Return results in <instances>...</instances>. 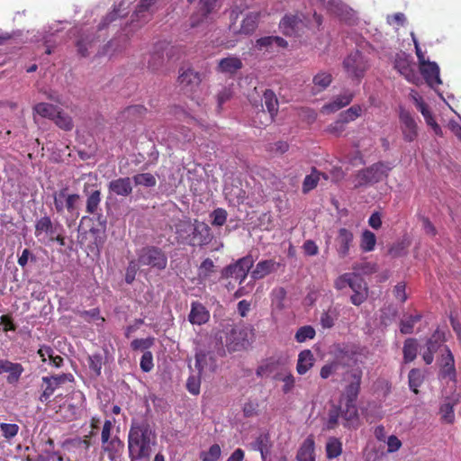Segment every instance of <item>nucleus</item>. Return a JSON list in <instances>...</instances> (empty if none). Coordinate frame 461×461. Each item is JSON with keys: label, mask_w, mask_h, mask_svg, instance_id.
Wrapping results in <instances>:
<instances>
[{"label": "nucleus", "mask_w": 461, "mask_h": 461, "mask_svg": "<svg viewBox=\"0 0 461 461\" xmlns=\"http://www.w3.org/2000/svg\"><path fill=\"white\" fill-rule=\"evenodd\" d=\"M157 445V434L147 420L133 419L128 433L130 461H149Z\"/></svg>", "instance_id": "obj_1"}, {"label": "nucleus", "mask_w": 461, "mask_h": 461, "mask_svg": "<svg viewBox=\"0 0 461 461\" xmlns=\"http://www.w3.org/2000/svg\"><path fill=\"white\" fill-rule=\"evenodd\" d=\"M175 233L178 242L190 246H203L212 240L210 227L199 221L178 220L175 224Z\"/></svg>", "instance_id": "obj_2"}, {"label": "nucleus", "mask_w": 461, "mask_h": 461, "mask_svg": "<svg viewBox=\"0 0 461 461\" xmlns=\"http://www.w3.org/2000/svg\"><path fill=\"white\" fill-rule=\"evenodd\" d=\"M61 230L62 226L58 222H53L50 216H42L35 221L34 235L37 240L43 245L49 246L55 241L64 245Z\"/></svg>", "instance_id": "obj_3"}, {"label": "nucleus", "mask_w": 461, "mask_h": 461, "mask_svg": "<svg viewBox=\"0 0 461 461\" xmlns=\"http://www.w3.org/2000/svg\"><path fill=\"white\" fill-rule=\"evenodd\" d=\"M52 196L54 209L57 213L63 214L67 212L72 219L78 218L80 201L79 194H70L68 189L65 187L54 192Z\"/></svg>", "instance_id": "obj_4"}, {"label": "nucleus", "mask_w": 461, "mask_h": 461, "mask_svg": "<svg viewBox=\"0 0 461 461\" xmlns=\"http://www.w3.org/2000/svg\"><path fill=\"white\" fill-rule=\"evenodd\" d=\"M392 168L393 167L390 164L384 162L373 164L357 174L355 177V186L378 183L388 176Z\"/></svg>", "instance_id": "obj_5"}, {"label": "nucleus", "mask_w": 461, "mask_h": 461, "mask_svg": "<svg viewBox=\"0 0 461 461\" xmlns=\"http://www.w3.org/2000/svg\"><path fill=\"white\" fill-rule=\"evenodd\" d=\"M321 24V17L314 12L312 21L307 20L303 14L286 15L280 23V28L285 35H296L303 28L307 26H319Z\"/></svg>", "instance_id": "obj_6"}, {"label": "nucleus", "mask_w": 461, "mask_h": 461, "mask_svg": "<svg viewBox=\"0 0 461 461\" xmlns=\"http://www.w3.org/2000/svg\"><path fill=\"white\" fill-rule=\"evenodd\" d=\"M342 65L348 77L357 80H360L368 68L367 59L358 50L348 54L344 59Z\"/></svg>", "instance_id": "obj_7"}, {"label": "nucleus", "mask_w": 461, "mask_h": 461, "mask_svg": "<svg viewBox=\"0 0 461 461\" xmlns=\"http://www.w3.org/2000/svg\"><path fill=\"white\" fill-rule=\"evenodd\" d=\"M254 260L251 256H246L235 263L230 264L224 267L221 271L223 278L232 277L239 281L240 285L246 279L249 270L253 267Z\"/></svg>", "instance_id": "obj_8"}, {"label": "nucleus", "mask_w": 461, "mask_h": 461, "mask_svg": "<svg viewBox=\"0 0 461 461\" xmlns=\"http://www.w3.org/2000/svg\"><path fill=\"white\" fill-rule=\"evenodd\" d=\"M138 261L140 265L149 266L158 270L165 269L167 264L164 252L155 247L142 249L139 253Z\"/></svg>", "instance_id": "obj_9"}, {"label": "nucleus", "mask_w": 461, "mask_h": 461, "mask_svg": "<svg viewBox=\"0 0 461 461\" xmlns=\"http://www.w3.org/2000/svg\"><path fill=\"white\" fill-rule=\"evenodd\" d=\"M248 447L250 450L258 451L261 460L279 456V453L273 452V442L270 435L267 432L259 433L255 437V438L248 444Z\"/></svg>", "instance_id": "obj_10"}, {"label": "nucleus", "mask_w": 461, "mask_h": 461, "mask_svg": "<svg viewBox=\"0 0 461 461\" xmlns=\"http://www.w3.org/2000/svg\"><path fill=\"white\" fill-rule=\"evenodd\" d=\"M444 353L440 358V372L439 377L446 383H451L450 389L455 385L456 383V369L454 357L451 351L445 347L443 349Z\"/></svg>", "instance_id": "obj_11"}, {"label": "nucleus", "mask_w": 461, "mask_h": 461, "mask_svg": "<svg viewBox=\"0 0 461 461\" xmlns=\"http://www.w3.org/2000/svg\"><path fill=\"white\" fill-rule=\"evenodd\" d=\"M73 379L74 377L71 374H62L50 377H42V381L46 384V387L44 388L43 393L41 394L40 400L41 402H47L54 393L57 388L67 382H72Z\"/></svg>", "instance_id": "obj_12"}, {"label": "nucleus", "mask_w": 461, "mask_h": 461, "mask_svg": "<svg viewBox=\"0 0 461 461\" xmlns=\"http://www.w3.org/2000/svg\"><path fill=\"white\" fill-rule=\"evenodd\" d=\"M394 68L402 75L409 82L417 84L420 80L414 71L410 56L404 52L397 53L394 59Z\"/></svg>", "instance_id": "obj_13"}, {"label": "nucleus", "mask_w": 461, "mask_h": 461, "mask_svg": "<svg viewBox=\"0 0 461 461\" xmlns=\"http://www.w3.org/2000/svg\"><path fill=\"white\" fill-rule=\"evenodd\" d=\"M461 393L456 390L446 395L439 408L440 419L443 422L451 424L455 420L454 406L460 402Z\"/></svg>", "instance_id": "obj_14"}, {"label": "nucleus", "mask_w": 461, "mask_h": 461, "mask_svg": "<svg viewBox=\"0 0 461 461\" xmlns=\"http://www.w3.org/2000/svg\"><path fill=\"white\" fill-rule=\"evenodd\" d=\"M336 250L340 258H344L349 254L350 249L353 247L354 235L353 232L346 228H340L338 230L335 239Z\"/></svg>", "instance_id": "obj_15"}, {"label": "nucleus", "mask_w": 461, "mask_h": 461, "mask_svg": "<svg viewBox=\"0 0 461 461\" xmlns=\"http://www.w3.org/2000/svg\"><path fill=\"white\" fill-rule=\"evenodd\" d=\"M399 118L404 140L409 142L413 141L418 136L417 123L415 120L411 113L404 109H401Z\"/></svg>", "instance_id": "obj_16"}, {"label": "nucleus", "mask_w": 461, "mask_h": 461, "mask_svg": "<svg viewBox=\"0 0 461 461\" xmlns=\"http://www.w3.org/2000/svg\"><path fill=\"white\" fill-rule=\"evenodd\" d=\"M178 83L187 92L194 89L201 83L200 74L191 68H181L178 76Z\"/></svg>", "instance_id": "obj_17"}, {"label": "nucleus", "mask_w": 461, "mask_h": 461, "mask_svg": "<svg viewBox=\"0 0 461 461\" xmlns=\"http://www.w3.org/2000/svg\"><path fill=\"white\" fill-rule=\"evenodd\" d=\"M349 384L347 385L343 399L345 402H356L360 390V384L362 378L361 370H353L349 374Z\"/></svg>", "instance_id": "obj_18"}, {"label": "nucleus", "mask_w": 461, "mask_h": 461, "mask_svg": "<svg viewBox=\"0 0 461 461\" xmlns=\"http://www.w3.org/2000/svg\"><path fill=\"white\" fill-rule=\"evenodd\" d=\"M195 367L199 374L212 373L217 368V363L212 353L200 350L195 354Z\"/></svg>", "instance_id": "obj_19"}, {"label": "nucleus", "mask_w": 461, "mask_h": 461, "mask_svg": "<svg viewBox=\"0 0 461 461\" xmlns=\"http://www.w3.org/2000/svg\"><path fill=\"white\" fill-rule=\"evenodd\" d=\"M354 95L350 91H345L343 94L335 96L330 103L324 104L321 112L324 113H335L343 107L348 105L353 100Z\"/></svg>", "instance_id": "obj_20"}, {"label": "nucleus", "mask_w": 461, "mask_h": 461, "mask_svg": "<svg viewBox=\"0 0 461 461\" xmlns=\"http://www.w3.org/2000/svg\"><path fill=\"white\" fill-rule=\"evenodd\" d=\"M420 69L424 79L430 87H435L442 83L439 77V68L436 62H430L429 60L420 67Z\"/></svg>", "instance_id": "obj_21"}, {"label": "nucleus", "mask_w": 461, "mask_h": 461, "mask_svg": "<svg viewBox=\"0 0 461 461\" xmlns=\"http://www.w3.org/2000/svg\"><path fill=\"white\" fill-rule=\"evenodd\" d=\"M217 0H200L198 12L191 17L192 27L198 26L205 21L208 15L214 10Z\"/></svg>", "instance_id": "obj_22"}, {"label": "nucleus", "mask_w": 461, "mask_h": 461, "mask_svg": "<svg viewBox=\"0 0 461 461\" xmlns=\"http://www.w3.org/2000/svg\"><path fill=\"white\" fill-rule=\"evenodd\" d=\"M243 67L241 59L237 56H228L219 60L217 71L226 75H234Z\"/></svg>", "instance_id": "obj_23"}, {"label": "nucleus", "mask_w": 461, "mask_h": 461, "mask_svg": "<svg viewBox=\"0 0 461 461\" xmlns=\"http://www.w3.org/2000/svg\"><path fill=\"white\" fill-rule=\"evenodd\" d=\"M23 372V367L19 363H13L6 359H0V375L7 373L9 384L16 383Z\"/></svg>", "instance_id": "obj_24"}, {"label": "nucleus", "mask_w": 461, "mask_h": 461, "mask_svg": "<svg viewBox=\"0 0 461 461\" xmlns=\"http://www.w3.org/2000/svg\"><path fill=\"white\" fill-rule=\"evenodd\" d=\"M279 267V263L274 259H266L259 261L251 271V278L254 280L262 279L267 275L276 272Z\"/></svg>", "instance_id": "obj_25"}, {"label": "nucleus", "mask_w": 461, "mask_h": 461, "mask_svg": "<svg viewBox=\"0 0 461 461\" xmlns=\"http://www.w3.org/2000/svg\"><path fill=\"white\" fill-rule=\"evenodd\" d=\"M169 45L167 42H159L154 47L153 52L149 55L148 66L152 70L158 69L165 61V52L168 55L167 49Z\"/></svg>", "instance_id": "obj_26"}, {"label": "nucleus", "mask_w": 461, "mask_h": 461, "mask_svg": "<svg viewBox=\"0 0 461 461\" xmlns=\"http://www.w3.org/2000/svg\"><path fill=\"white\" fill-rule=\"evenodd\" d=\"M209 319L210 312L201 303H192L191 311L188 315V320L192 324L202 325L206 323Z\"/></svg>", "instance_id": "obj_27"}, {"label": "nucleus", "mask_w": 461, "mask_h": 461, "mask_svg": "<svg viewBox=\"0 0 461 461\" xmlns=\"http://www.w3.org/2000/svg\"><path fill=\"white\" fill-rule=\"evenodd\" d=\"M109 192L119 196H128L132 192L130 177H119L112 180L108 185Z\"/></svg>", "instance_id": "obj_28"}, {"label": "nucleus", "mask_w": 461, "mask_h": 461, "mask_svg": "<svg viewBox=\"0 0 461 461\" xmlns=\"http://www.w3.org/2000/svg\"><path fill=\"white\" fill-rule=\"evenodd\" d=\"M224 194L230 203L240 204L247 198V192L238 185H226L224 186Z\"/></svg>", "instance_id": "obj_29"}, {"label": "nucleus", "mask_w": 461, "mask_h": 461, "mask_svg": "<svg viewBox=\"0 0 461 461\" xmlns=\"http://www.w3.org/2000/svg\"><path fill=\"white\" fill-rule=\"evenodd\" d=\"M315 357L310 349H304L298 355L296 371L299 375L306 374L314 365Z\"/></svg>", "instance_id": "obj_30"}, {"label": "nucleus", "mask_w": 461, "mask_h": 461, "mask_svg": "<svg viewBox=\"0 0 461 461\" xmlns=\"http://www.w3.org/2000/svg\"><path fill=\"white\" fill-rule=\"evenodd\" d=\"M314 440L312 437L304 439L301 445L296 458L298 461H315Z\"/></svg>", "instance_id": "obj_31"}, {"label": "nucleus", "mask_w": 461, "mask_h": 461, "mask_svg": "<svg viewBox=\"0 0 461 461\" xmlns=\"http://www.w3.org/2000/svg\"><path fill=\"white\" fill-rule=\"evenodd\" d=\"M157 0H140L135 11V17L138 21H147L155 11Z\"/></svg>", "instance_id": "obj_32"}, {"label": "nucleus", "mask_w": 461, "mask_h": 461, "mask_svg": "<svg viewBox=\"0 0 461 461\" xmlns=\"http://www.w3.org/2000/svg\"><path fill=\"white\" fill-rule=\"evenodd\" d=\"M58 111L59 108L53 104L47 103H39L33 107L34 120H36V115H39L41 117L54 121V118L57 115Z\"/></svg>", "instance_id": "obj_33"}, {"label": "nucleus", "mask_w": 461, "mask_h": 461, "mask_svg": "<svg viewBox=\"0 0 461 461\" xmlns=\"http://www.w3.org/2000/svg\"><path fill=\"white\" fill-rule=\"evenodd\" d=\"M341 412L346 423L345 426H354L358 420V411L356 406V402H344V410Z\"/></svg>", "instance_id": "obj_34"}, {"label": "nucleus", "mask_w": 461, "mask_h": 461, "mask_svg": "<svg viewBox=\"0 0 461 461\" xmlns=\"http://www.w3.org/2000/svg\"><path fill=\"white\" fill-rule=\"evenodd\" d=\"M129 1L122 0L118 7H115L112 13H110L99 25V29L104 28L110 23L113 22L117 17H122L128 14Z\"/></svg>", "instance_id": "obj_35"}, {"label": "nucleus", "mask_w": 461, "mask_h": 461, "mask_svg": "<svg viewBox=\"0 0 461 461\" xmlns=\"http://www.w3.org/2000/svg\"><path fill=\"white\" fill-rule=\"evenodd\" d=\"M259 14L256 12L249 13L242 20L239 32L249 34L255 31L258 25Z\"/></svg>", "instance_id": "obj_36"}, {"label": "nucleus", "mask_w": 461, "mask_h": 461, "mask_svg": "<svg viewBox=\"0 0 461 461\" xmlns=\"http://www.w3.org/2000/svg\"><path fill=\"white\" fill-rule=\"evenodd\" d=\"M86 211L88 214H96L101 203V190L95 189L89 194H86Z\"/></svg>", "instance_id": "obj_37"}, {"label": "nucleus", "mask_w": 461, "mask_h": 461, "mask_svg": "<svg viewBox=\"0 0 461 461\" xmlns=\"http://www.w3.org/2000/svg\"><path fill=\"white\" fill-rule=\"evenodd\" d=\"M80 180L84 181L82 192L85 195L95 192V189H100V182L95 173L84 174Z\"/></svg>", "instance_id": "obj_38"}, {"label": "nucleus", "mask_w": 461, "mask_h": 461, "mask_svg": "<svg viewBox=\"0 0 461 461\" xmlns=\"http://www.w3.org/2000/svg\"><path fill=\"white\" fill-rule=\"evenodd\" d=\"M263 100L269 113L270 120L272 121L278 111V101L276 95L272 90L267 89L264 92Z\"/></svg>", "instance_id": "obj_39"}, {"label": "nucleus", "mask_w": 461, "mask_h": 461, "mask_svg": "<svg viewBox=\"0 0 461 461\" xmlns=\"http://www.w3.org/2000/svg\"><path fill=\"white\" fill-rule=\"evenodd\" d=\"M376 244V237L375 233L369 230H365L360 237V249L364 252H371L375 249Z\"/></svg>", "instance_id": "obj_40"}, {"label": "nucleus", "mask_w": 461, "mask_h": 461, "mask_svg": "<svg viewBox=\"0 0 461 461\" xmlns=\"http://www.w3.org/2000/svg\"><path fill=\"white\" fill-rule=\"evenodd\" d=\"M325 448L327 457L329 459H333L341 455L342 443L339 438L331 437L329 438Z\"/></svg>", "instance_id": "obj_41"}, {"label": "nucleus", "mask_w": 461, "mask_h": 461, "mask_svg": "<svg viewBox=\"0 0 461 461\" xmlns=\"http://www.w3.org/2000/svg\"><path fill=\"white\" fill-rule=\"evenodd\" d=\"M241 332L238 330L231 328L229 332H227L225 344L229 351H236L242 346V343L240 339Z\"/></svg>", "instance_id": "obj_42"}, {"label": "nucleus", "mask_w": 461, "mask_h": 461, "mask_svg": "<svg viewBox=\"0 0 461 461\" xmlns=\"http://www.w3.org/2000/svg\"><path fill=\"white\" fill-rule=\"evenodd\" d=\"M331 81V74L325 71L319 72L314 76L312 79L313 85L318 91H322L326 89L330 85Z\"/></svg>", "instance_id": "obj_43"}, {"label": "nucleus", "mask_w": 461, "mask_h": 461, "mask_svg": "<svg viewBox=\"0 0 461 461\" xmlns=\"http://www.w3.org/2000/svg\"><path fill=\"white\" fill-rule=\"evenodd\" d=\"M362 111V106L355 104L349 107L348 110L340 113L339 117L347 124L357 119L361 115Z\"/></svg>", "instance_id": "obj_44"}, {"label": "nucleus", "mask_w": 461, "mask_h": 461, "mask_svg": "<svg viewBox=\"0 0 461 461\" xmlns=\"http://www.w3.org/2000/svg\"><path fill=\"white\" fill-rule=\"evenodd\" d=\"M321 176H322L325 179L328 178V176L325 174H321L316 170H313L310 175L306 176L303 185V192L307 193L315 188L318 181L320 180Z\"/></svg>", "instance_id": "obj_45"}, {"label": "nucleus", "mask_w": 461, "mask_h": 461, "mask_svg": "<svg viewBox=\"0 0 461 461\" xmlns=\"http://www.w3.org/2000/svg\"><path fill=\"white\" fill-rule=\"evenodd\" d=\"M417 356V342L413 339H408L403 346V357L405 362H411Z\"/></svg>", "instance_id": "obj_46"}, {"label": "nucleus", "mask_w": 461, "mask_h": 461, "mask_svg": "<svg viewBox=\"0 0 461 461\" xmlns=\"http://www.w3.org/2000/svg\"><path fill=\"white\" fill-rule=\"evenodd\" d=\"M214 271H215V266H214L212 260L210 258H206L203 261V263L201 264V266L199 267V270H198L199 278L202 279L203 281H206L207 279H209L212 276V275L214 273Z\"/></svg>", "instance_id": "obj_47"}, {"label": "nucleus", "mask_w": 461, "mask_h": 461, "mask_svg": "<svg viewBox=\"0 0 461 461\" xmlns=\"http://www.w3.org/2000/svg\"><path fill=\"white\" fill-rule=\"evenodd\" d=\"M78 315L86 321H95L96 325H103L104 318L100 316V311L97 308L89 311H80Z\"/></svg>", "instance_id": "obj_48"}, {"label": "nucleus", "mask_w": 461, "mask_h": 461, "mask_svg": "<svg viewBox=\"0 0 461 461\" xmlns=\"http://www.w3.org/2000/svg\"><path fill=\"white\" fill-rule=\"evenodd\" d=\"M55 124L64 131H70L73 128V122L69 115L64 113L59 109L54 118Z\"/></svg>", "instance_id": "obj_49"}, {"label": "nucleus", "mask_w": 461, "mask_h": 461, "mask_svg": "<svg viewBox=\"0 0 461 461\" xmlns=\"http://www.w3.org/2000/svg\"><path fill=\"white\" fill-rule=\"evenodd\" d=\"M133 181L136 185H142L145 187H152L157 184L155 176L150 173H140L133 176Z\"/></svg>", "instance_id": "obj_50"}, {"label": "nucleus", "mask_w": 461, "mask_h": 461, "mask_svg": "<svg viewBox=\"0 0 461 461\" xmlns=\"http://www.w3.org/2000/svg\"><path fill=\"white\" fill-rule=\"evenodd\" d=\"M315 330L310 325H305L298 329L295 333V339L299 343L305 342L308 339H312L315 337Z\"/></svg>", "instance_id": "obj_51"}, {"label": "nucleus", "mask_w": 461, "mask_h": 461, "mask_svg": "<svg viewBox=\"0 0 461 461\" xmlns=\"http://www.w3.org/2000/svg\"><path fill=\"white\" fill-rule=\"evenodd\" d=\"M424 376L420 370L411 369L409 373V385L411 390L417 393L418 388L421 385Z\"/></svg>", "instance_id": "obj_52"}, {"label": "nucleus", "mask_w": 461, "mask_h": 461, "mask_svg": "<svg viewBox=\"0 0 461 461\" xmlns=\"http://www.w3.org/2000/svg\"><path fill=\"white\" fill-rule=\"evenodd\" d=\"M420 112L421 113L422 116L424 117L426 123L428 124V126H429L432 129L434 133L438 136H442V134H443L442 130H441L440 126L437 123L435 119L433 118L428 106L422 108Z\"/></svg>", "instance_id": "obj_53"}, {"label": "nucleus", "mask_w": 461, "mask_h": 461, "mask_svg": "<svg viewBox=\"0 0 461 461\" xmlns=\"http://www.w3.org/2000/svg\"><path fill=\"white\" fill-rule=\"evenodd\" d=\"M221 454V447L218 444H213L210 447L208 451L200 453L202 461H217Z\"/></svg>", "instance_id": "obj_54"}, {"label": "nucleus", "mask_w": 461, "mask_h": 461, "mask_svg": "<svg viewBox=\"0 0 461 461\" xmlns=\"http://www.w3.org/2000/svg\"><path fill=\"white\" fill-rule=\"evenodd\" d=\"M338 318V310L336 308H329L321 316V323L323 328H331L335 320Z\"/></svg>", "instance_id": "obj_55"}, {"label": "nucleus", "mask_w": 461, "mask_h": 461, "mask_svg": "<svg viewBox=\"0 0 461 461\" xmlns=\"http://www.w3.org/2000/svg\"><path fill=\"white\" fill-rule=\"evenodd\" d=\"M420 320V315H410L402 320L400 330L402 334H410L412 332L414 324Z\"/></svg>", "instance_id": "obj_56"}, {"label": "nucleus", "mask_w": 461, "mask_h": 461, "mask_svg": "<svg viewBox=\"0 0 461 461\" xmlns=\"http://www.w3.org/2000/svg\"><path fill=\"white\" fill-rule=\"evenodd\" d=\"M354 278H356V273L342 274L334 281V287L337 290H343L348 286L349 287Z\"/></svg>", "instance_id": "obj_57"}, {"label": "nucleus", "mask_w": 461, "mask_h": 461, "mask_svg": "<svg viewBox=\"0 0 461 461\" xmlns=\"http://www.w3.org/2000/svg\"><path fill=\"white\" fill-rule=\"evenodd\" d=\"M341 415L339 408L333 406L328 413V419L325 424L326 429H333L339 423V416Z\"/></svg>", "instance_id": "obj_58"}, {"label": "nucleus", "mask_w": 461, "mask_h": 461, "mask_svg": "<svg viewBox=\"0 0 461 461\" xmlns=\"http://www.w3.org/2000/svg\"><path fill=\"white\" fill-rule=\"evenodd\" d=\"M341 365L340 360L337 357L334 361L324 365L320 372V375L323 379H327L332 374L336 373Z\"/></svg>", "instance_id": "obj_59"}, {"label": "nucleus", "mask_w": 461, "mask_h": 461, "mask_svg": "<svg viewBox=\"0 0 461 461\" xmlns=\"http://www.w3.org/2000/svg\"><path fill=\"white\" fill-rule=\"evenodd\" d=\"M212 224L213 226L221 227L227 220L228 213L226 210L222 208H217L211 213Z\"/></svg>", "instance_id": "obj_60"}, {"label": "nucleus", "mask_w": 461, "mask_h": 461, "mask_svg": "<svg viewBox=\"0 0 461 461\" xmlns=\"http://www.w3.org/2000/svg\"><path fill=\"white\" fill-rule=\"evenodd\" d=\"M345 129L346 123L339 117L337 121L328 125L325 131L330 134L339 137L344 132Z\"/></svg>", "instance_id": "obj_61"}, {"label": "nucleus", "mask_w": 461, "mask_h": 461, "mask_svg": "<svg viewBox=\"0 0 461 461\" xmlns=\"http://www.w3.org/2000/svg\"><path fill=\"white\" fill-rule=\"evenodd\" d=\"M93 42H94V38L89 37L88 35L81 38L77 42V52L82 57H86L88 55L87 50H88V48L92 47Z\"/></svg>", "instance_id": "obj_62"}, {"label": "nucleus", "mask_w": 461, "mask_h": 461, "mask_svg": "<svg viewBox=\"0 0 461 461\" xmlns=\"http://www.w3.org/2000/svg\"><path fill=\"white\" fill-rule=\"evenodd\" d=\"M154 343L153 338L137 339L131 341V347L133 350H146Z\"/></svg>", "instance_id": "obj_63"}, {"label": "nucleus", "mask_w": 461, "mask_h": 461, "mask_svg": "<svg viewBox=\"0 0 461 461\" xmlns=\"http://www.w3.org/2000/svg\"><path fill=\"white\" fill-rule=\"evenodd\" d=\"M89 368L96 375H99L102 370V357L100 355H92L87 357Z\"/></svg>", "instance_id": "obj_64"}]
</instances>
